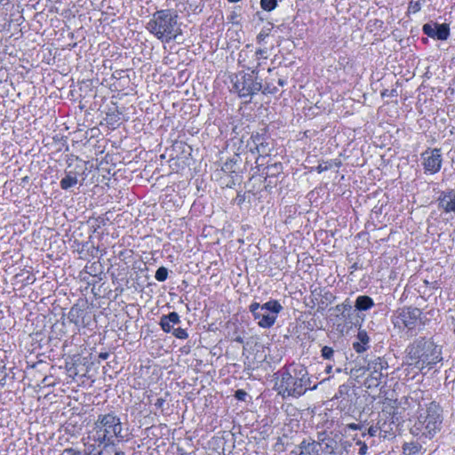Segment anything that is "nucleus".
<instances>
[{"mask_svg":"<svg viewBox=\"0 0 455 455\" xmlns=\"http://www.w3.org/2000/svg\"><path fill=\"white\" fill-rule=\"evenodd\" d=\"M99 356H100V358L106 360L108 356V353H100Z\"/></svg>","mask_w":455,"mask_h":455,"instance_id":"nucleus-38","label":"nucleus"},{"mask_svg":"<svg viewBox=\"0 0 455 455\" xmlns=\"http://www.w3.org/2000/svg\"><path fill=\"white\" fill-rule=\"evenodd\" d=\"M253 75L239 72L232 76L233 91L239 97H251L262 89L261 82L256 81Z\"/></svg>","mask_w":455,"mask_h":455,"instance_id":"nucleus-8","label":"nucleus"},{"mask_svg":"<svg viewBox=\"0 0 455 455\" xmlns=\"http://www.w3.org/2000/svg\"><path fill=\"white\" fill-rule=\"evenodd\" d=\"M420 10V4L419 2H411L409 5V12H417Z\"/></svg>","mask_w":455,"mask_h":455,"instance_id":"nucleus-32","label":"nucleus"},{"mask_svg":"<svg viewBox=\"0 0 455 455\" xmlns=\"http://www.w3.org/2000/svg\"><path fill=\"white\" fill-rule=\"evenodd\" d=\"M388 367L387 362L383 357H376L368 363L367 369L371 371V378L377 382L383 377L382 371Z\"/></svg>","mask_w":455,"mask_h":455,"instance_id":"nucleus-13","label":"nucleus"},{"mask_svg":"<svg viewBox=\"0 0 455 455\" xmlns=\"http://www.w3.org/2000/svg\"><path fill=\"white\" fill-rule=\"evenodd\" d=\"M265 53H266V51L262 50V49L257 50L254 53H252L251 52H241L239 53V57H238V62L243 68L251 70L252 74L257 75L259 63L257 62L256 66H251V65H250V63L247 62L246 59L250 57V54L251 55L252 58L256 57V60H259L261 57L266 59L267 57L264 56Z\"/></svg>","mask_w":455,"mask_h":455,"instance_id":"nucleus-12","label":"nucleus"},{"mask_svg":"<svg viewBox=\"0 0 455 455\" xmlns=\"http://www.w3.org/2000/svg\"><path fill=\"white\" fill-rule=\"evenodd\" d=\"M321 352H322V356L324 359H329V360L333 356V354H334V350L331 347H328V346H324L322 348Z\"/></svg>","mask_w":455,"mask_h":455,"instance_id":"nucleus-28","label":"nucleus"},{"mask_svg":"<svg viewBox=\"0 0 455 455\" xmlns=\"http://www.w3.org/2000/svg\"><path fill=\"white\" fill-rule=\"evenodd\" d=\"M346 427L347 429H351V430H362L363 429V426L362 425L355 424V423L347 424Z\"/></svg>","mask_w":455,"mask_h":455,"instance_id":"nucleus-34","label":"nucleus"},{"mask_svg":"<svg viewBox=\"0 0 455 455\" xmlns=\"http://www.w3.org/2000/svg\"><path fill=\"white\" fill-rule=\"evenodd\" d=\"M392 323L395 328L408 331L420 329L426 323L421 310L412 307H404L395 311Z\"/></svg>","mask_w":455,"mask_h":455,"instance_id":"nucleus-7","label":"nucleus"},{"mask_svg":"<svg viewBox=\"0 0 455 455\" xmlns=\"http://www.w3.org/2000/svg\"><path fill=\"white\" fill-rule=\"evenodd\" d=\"M168 276V269L164 267H160L155 275V278L158 282H164L167 279Z\"/></svg>","mask_w":455,"mask_h":455,"instance_id":"nucleus-24","label":"nucleus"},{"mask_svg":"<svg viewBox=\"0 0 455 455\" xmlns=\"http://www.w3.org/2000/svg\"><path fill=\"white\" fill-rule=\"evenodd\" d=\"M411 422L410 433L419 440L433 439L443 427V415L440 404L425 399L407 400Z\"/></svg>","mask_w":455,"mask_h":455,"instance_id":"nucleus-1","label":"nucleus"},{"mask_svg":"<svg viewBox=\"0 0 455 455\" xmlns=\"http://www.w3.org/2000/svg\"><path fill=\"white\" fill-rule=\"evenodd\" d=\"M250 140L248 146L251 153L256 152L259 156H267L270 154L271 144L267 138L256 132L251 134Z\"/></svg>","mask_w":455,"mask_h":455,"instance_id":"nucleus-10","label":"nucleus"},{"mask_svg":"<svg viewBox=\"0 0 455 455\" xmlns=\"http://www.w3.org/2000/svg\"><path fill=\"white\" fill-rule=\"evenodd\" d=\"M441 348L433 341L419 339L406 349V361L409 365L422 370L426 366L432 367L442 361Z\"/></svg>","mask_w":455,"mask_h":455,"instance_id":"nucleus-4","label":"nucleus"},{"mask_svg":"<svg viewBox=\"0 0 455 455\" xmlns=\"http://www.w3.org/2000/svg\"><path fill=\"white\" fill-rule=\"evenodd\" d=\"M122 431L121 419L116 413L100 414L93 424L92 439L100 444H114L115 439L124 440Z\"/></svg>","mask_w":455,"mask_h":455,"instance_id":"nucleus-5","label":"nucleus"},{"mask_svg":"<svg viewBox=\"0 0 455 455\" xmlns=\"http://www.w3.org/2000/svg\"><path fill=\"white\" fill-rule=\"evenodd\" d=\"M180 315L176 312H172L168 315H164L160 318V326L165 332H170L175 324L180 323Z\"/></svg>","mask_w":455,"mask_h":455,"instance_id":"nucleus-17","label":"nucleus"},{"mask_svg":"<svg viewBox=\"0 0 455 455\" xmlns=\"http://www.w3.org/2000/svg\"><path fill=\"white\" fill-rule=\"evenodd\" d=\"M351 391L352 388L349 384L340 385L334 398L337 400L340 399V403L343 402L347 403L351 400Z\"/></svg>","mask_w":455,"mask_h":455,"instance_id":"nucleus-21","label":"nucleus"},{"mask_svg":"<svg viewBox=\"0 0 455 455\" xmlns=\"http://www.w3.org/2000/svg\"><path fill=\"white\" fill-rule=\"evenodd\" d=\"M115 455H125L123 451H116Z\"/></svg>","mask_w":455,"mask_h":455,"instance_id":"nucleus-39","label":"nucleus"},{"mask_svg":"<svg viewBox=\"0 0 455 455\" xmlns=\"http://www.w3.org/2000/svg\"><path fill=\"white\" fill-rule=\"evenodd\" d=\"M421 160L425 173L435 174L442 168V151L440 148H427L421 154Z\"/></svg>","mask_w":455,"mask_h":455,"instance_id":"nucleus-9","label":"nucleus"},{"mask_svg":"<svg viewBox=\"0 0 455 455\" xmlns=\"http://www.w3.org/2000/svg\"><path fill=\"white\" fill-rule=\"evenodd\" d=\"M278 84H279L280 85H283V82L281 79L278 81Z\"/></svg>","mask_w":455,"mask_h":455,"instance_id":"nucleus-41","label":"nucleus"},{"mask_svg":"<svg viewBox=\"0 0 455 455\" xmlns=\"http://www.w3.org/2000/svg\"><path fill=\"white\" fill-rule=\"evenodd\" d=\"M261 8L265 11L270 12L274 10L276 5V0H260Z\"/></svg>","mask_w":455,"mask_h":455,"instance_id":"nucleus-25","label":"nucleus"},{"mask_svg":"<svg viewBox=\"0 0 455 455\" xmlns=\"http://www.w3.org/2000/svg\"><path fill=\"white\" fill-rule=\"evenodd\" d=\"M275 387L283 397H299L310 388L307 368L302 364L291 363L275 373Z\"/></svg>","mask_w":455,"mask_h":455,"instance_id":"nucleus-2","label":"nucleus"},{"mask_svg":"<svg viewBox=\"0 0 455 455\" xmlns=\"http://www.w3.org/2000/svg\"><path fill=\"white\" fill-rule=\"evenodd\" d=\"M225 166H226L227 168H228V163H226V164H225Z\"/></svg>","mask_w":455,"mask_h":455,"instance_id":"nucleus-44","label":"nucleus"},{"mask_svg":"<svg viewBox=\"0 0 455 455\" xmlns=\"http://www.w3.org/2000/svg\"><path fill=\"white\" fill-rule=\"evenodd\" d=\"M381 96L382 97H395V96H397V92L395 89H392V90L385 89L381 92Z\"/></svg>","mask_w":455,"mask_h":455,"instance_id":"nucleus-30","label":"nucleus"},{"mask_svg":"<svg viewBox=\"0 0 455 455\" xmlns=\"http://www.w3.org/2000/svg\"><path fill=\"white\" fill-rule=\"evenodd\" d=\"M315 443L319 444V451L325 454H334L339 447L338 442L324 433L318 435V441H315Z\"/></svg>","mask_w":455,"mask_h":455,"instance_id":"nucleus-14","label":"nucleus"},{"mask_svg":"<svg viewBox=\"0 0 455 455\" xmlns=\"http://www.w3.org/2000/svg\"><path fill=\"white\" fill-rule=\"evenodd\" d=\"M236 341H238V342H243V339H242V338H237V339H236Z\"/></svg>","mask_w":455,"mask_h":455,"instance_id":"nucleus-42","label":"nucleus"},{"mask_svg":"<svg viewBox=\"0 0 455 455\" xmlns=\"http://www.w3.org/2000/svg\"><path fill=\"white\" fill-rule=\"evenodd\" d=\"M331 371V366H327V368H326V371H327V372H330Z\"/></svg>","mask_w":455,"mask_h":455,"instance_id":"nucleus-40","label":"nucleus"},{"mask_svg":"<svg viewBox=\"0 0 455 455\" xmlns=\"http://www.w3.org/2000/svg\"><path fill=\"white\" fill-rule=\"evenodd\" d=\"M355 443H356V445L360 446L358 454L359 455H365L367 453V451H368L367 444L364 442L361 441V440L356 441Z\"/></svg>","mask_w":455,"mask_h":455,"instance_id":"nucleus-29","label":"nucleus"},{"mask_svg":"<svg viewBox=\"0 0 455 455\" xmlns=\"http://www.w3.org/2000/svg\"><path fill=\"white\" fill-rule=\"evenodd\" d=\"M423 33L437 40H447L450 36V28L446 23H426L422 28Z\"/></svg>","mask_w":455,"mask_h":455,"instance_id":"nucleus-11","label":"nucleus"},{"mask_svg":"<svg viewBox=\"0 0 455 455\" xmlns=\"http://www.w3.org/2000/svg\"><path fill=\"white\" fill-rule=\"evenodd\" d=\"M84 310L78 304L73 305L68 314V321L76 325H81L84 323Z\"/></svg>","mask_w":455,"mask_h":455,"instance_id":"nucleus-19","label":"nucleus"},{"mask_svg":"<svg viewBox=\"0 0 455 455\" xmlns=\"http://www.w3.org/2000/svg\"><path fill=\"white\" fill-rule=\"evenodd\" d=\"M316 169H317L318 172H322L323 171H326L328 169V167L326 165L323 166L322 164H319Z\"/></svg>","mask_w":455,"mask_h":455,"instance_id":"nucleus-37","label":"nucleus"},{"mask_svg":"<svg viewBox=\"0 0 455 455\" xmlns=\"http://www.w3.org/2000/svg\"><path fill=\"white\" fill-rule=\"evenodd\" d=\"M249 310L259 327L269 329L275 324L283 306L277 300L272 299L262 305L252 302L249 306Z\"/></svg>","mask_w":455,"mask_h":455,"instance_id":"nucleus-6","label":"nucleus"},{"mask_svg":"<svg viewBox=\"0 0 455 455\" xmlns=\"http://www.w3.org/2000/svg\"><path fill=\"white\" fill-rule=\"evenodd\" d=\"M374 306L372 299L369 296L362 295L358 296L355 300V308L359 311H365L371 308Z\"/></svg>","mask_w":455,"mask_h":455,"instance_id":"nucleus-22","label":"nucleus"},{"mask_svg":"<svg viewBox=\"0 0 455 455\" xmlns=\"http://www.w3.org/2000/svg\"><path fill=\"white\" fill-rule=\"evenodd\" d=\"M439 207L446 212H455V192L453 190L442 192L439 198Z\"/></svg>","mask_w":455,"mask_h":455,"instance_id":"nucleus-15","label":"nucleus"},{"mask_svg":"<svg viewBox=\"0 0 455 455\" xmlns=\"http://www.w3.org/2000/svg\"><path fill=\"white\" fill-rule=\"evenodd\" d=\"M378 428L376 427H370L366 432L363 433V436H365L366 435H369L370 436H375L377 434Z\"/></svg>","mask_w":455,"mask_h":455,"instance_id":"nucleus-33","label":"nucleus"},{"mask_svg":"<svg viewBox=\"0 0 455 455\" xmlns=\"http://www.w3.org/2000/svg\"><path fill=\"white\" fill-rule=\"evenodd\" d=\"M78 183L77 173L72 171L66 172L60 182V186L63 190H68Z\"/></svg>","mask_w":455,"mask_h":455,"instance_id":"nucleus-20","label":"nucleus"},{"mask_svg":"<svg viewBox=\"0 0 455 455\" xmlns=\"http://www.w3.org/2000/svg\"><path fill=\"white\" fill-rule=\"evenodd\" d=\"M356 341L353 343V348L356 353H363L369 347L370 338L365 330H359L356 335Z\"/></svg>","mask_w":455,"mask_h":455,"instance_id":"nucleus-18","label":"nucleus"},{"mask_svg":"<svg viewBox=\"0 0 455 455\" xmlns=\"http://www.w3.org/2000/svg\"><path fill=\"white\" fill-rule=\"evenodd\" d=\"M297 455H320L319 444L315 441L303 440L298 446Z\"/></svg>","mask_w":455,"mask_h":455,"instance_id":"nucleus-16","label":"nucleus"},{"mask_svg":"<svg viewBox=\"0 0 455 455\" xmlns=\"http://www.w3.org/2000/svg\"><path fill=\"white\" fill-rule=\"evenodd\" d=\"M146 28L163 43H170L182 33L176 12L170 9L156 11L153 13Z\"/></svg>","mask_w":455,"mask_h":455,"instance_id":"nucleus-3","label":"nucleus"},{"mask_svg":"<svg viewBox=\"0 0 455 455\" xmlns=\"http://www.w3.org/2000/svg\"><path fill=\"white\" fill-rule=\"evenodd\" d=\"M247 396V393L243 389H238L235 393V397L239 401H244Z\"/></svg>","mask_w":455,"mask_h":455,"instance_id":"nucleus-31","label":"nucleus"},{"mask_svg":"<svg viewBox=\"0 0 455 455\" xmlns=\"http://www.w3.org/2000/svg\"><path fill=\"white\" fill-rule=\"evenodd\" d=\"M164 403H165L164 399L157 398L156 403H155V406L157 407V408H163Z\"/></svg>","mask_w":455,"mask_h":455,"instance_id":"nucleus-35","label":"nucleus"},{"mask_svg":"<svg viewBox=\"0 0 455 455\" xmlns=\"http://www.w3.org/2000/svg\"><path fill=\"white\" fill-rule=\"evenodd\" d=\"M228 1H229V2H231V3H236V2H238L239 0H228Z\"/></svg>","mask_w":455,"mask_h":455,"instance_id":"nucleus-43","label":"nucleus"},{"mask_svg":"<svg viewBox=\"0 0 455 455\" xmlns=\"http://www.w3.org/2000/svg\"><path fill=\"white\" fill-rule=\"evenodd\" d=\"M270 30V28H263L257 36V42L261 44L269 36Z\"/></svg>","mask_w":455,"mask_h":455,"instance_id":"nucleus-26","label":"nucleus"},{"mask_svg":"<svg viewBox=\"0 0 455 455\" xmlns=\"http://www.w3.org/2000/svg\"><path fill=\"white\" fill-rule=\"evenodd\" d=\"M276 92V88L274 87V89H270L269 86H265L263 88V93H275Z\"/></svg>","mask_w":455,"mask_h":455,"instance_id":"nucleus-36","label":"nucleus"},{"mask_svg":"<svg viewBox=\"0 0 455 455\" xmlns=\"http://www.w3.org/2000/svg\"><path fill=\"white\" fill-rule=\"evenodd\" d=\"M172 334L177 338V339H185L188 338V333L186 331V330L182 329V328H176V329H173V331H172Z\"/></svg>","mask_w":455,"mask_h":455,"instance_id":"nucleus-27","label":"nucleus"},{"mask_svg":"<svg viewBox=\"0 0 455 455\" xmlns=\"http://www.w3.org/2000/svg\"><path fill=\"white\" fill-rule=\"evenodd\" d=\"M422 449V445L418 442L404 443L403 452L404 455H417Z\"/></svg>","mask_w":455,"mask_h":455,"instance_id":"nucleus-23","label":"nucleus"}]
</instances>
